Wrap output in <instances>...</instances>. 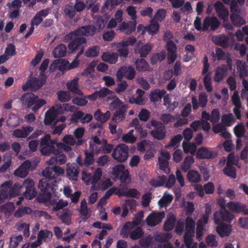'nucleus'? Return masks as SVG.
<instances>
[{"instance_id": "obj_1", "label": "nucleus", "mask_w": 248, "mask_h": 248, "mask_svg": "<svg viewBox=\"0 0 248 248\" xmlns=\"http://www.w3.org/2000/svg\"><path fill=\"white\" fill-rule=\"evenodd\" d=\"M103 175V169L97 167H91L89 170H84L81 172V179L86 185L92 184L93 186L91 187V190H104L112 185V182L110 179H107L100 182L97 186V184L101 179Z\"/></svg>"}, {"instance_id": "obj_2", "label": "nucleus", "mask_w": 248, "mask_h": 248, "mask_svg": "<svg viewBox=\"0 0 248 248\" xmlns=\"http://www.w3.org/2000/svg\"><path fill=\"white\" fill-rule=\"evenodd\" d=\"M21 100L27 107L33 106L32 110L37 111L40 108L46 104V100L40 99L38 96L34 94L26 93L22 96Z\"/></svg>"}, {"instance_id": "obj_3", "label": "nucleus", "mask_w": 248, "mask_h": 248, "mask_svg": "<svg viewBox=\"0 0 248 248\" xmlns=\"http://www.w3.org/2000/svg\"><path fill=\"white\" fill-rule=\"evenodd\" d=\"M20 194L18 187H12L10 182H6L0 187V204L5 200L14 198Z\"/></svg>"}, {"instance_id": "obj_4", "label": "nucleus", "mask_w": 248, "mask_h": 248, "mask_svg": "<svg viewBox=\"0 0 248 248\" xmlns=\"http://www.w3.org/2000/svg\"><path fill=\"white\" fill-rule=\"evenodd\" d=\"M56 143V140H51L49 134L46 135L41 139L40 148L41 153L44 155H49L53 153L57 155L58 150L55 149L54 144Z\"/></svg>"}, {"instance_id": "obj_5", "label": "nucleus", "mask_w": 248, "mask_h": 248, "mask_svg": "<svg viewBox=\"0 0 248 248\" xmlns=\"http://www.w3.org/2000/svg\"><path fill=\"white\" fill-rule=\"evenodd\" d=\"M77 35H74L72 38L68 37V35L66 39H74V40L68 44V48L71 53H73L77 50L80 49V52L77 55V58L83 54L84 48L86 46V40L84 37L76 38Z\"/></svg>"}, {"instance_id": "obj_6", "label": "nucleus", "mask_w": 248, "mask_h": 248, "mask_svg": "<svg viewBox=\"0 0 248 248\" xmlns=\"http://www.w3.org/2000/svg\"><path fill=\"white\" fill-rule=\"evenodd\" d=\"M113 158L119 162L125 161L128 157V148L124 143H121L114 148L112 154Z\"/></svg>"}, {"instance_id": "obj_7", "label": "nucleus", "mask_w": 248, "mask_h": 248, "mask_svg": "<svg viewBox=\"0 0 248 248\" xmlns=\"http://www.w3.org/2000/svg\"><path fill=\"white\" fill-rule=\"evenodd\" d=\"M159 28V24L155 19H152L150 21L149 24L147 26L139 24L137 27V31L142 35H144L146 32H147L149 35H154L158 33Z\"/></svg>"}, {"instance_id": "obj_8", "label": "nucleus", "mask_w": 248, "mask_h": 248, "mask_svg": "<svg viewBox=\"0 0 248 248\" xmlns=\"http://www.w3.org/2000/svg\"><path fill=\"white\" fill-rule=\"evenodd\" d=\"M46 77L41 74L39 78H31L26 84L22 87L24 91H27L30 89L32 91H37L46 83Z\"/></svg>"}, {"instance_id": "obj_9", "label": "nucleus", "mask_w": 248, "mask_h": 248, "mask_svg": "<svg viewBox=\"0 0 248 248\" xmlns=\"http://www.w3.org/2000/svg\"><path fill=\"white\" fill-rule=\"evenodd\" d=\"M234 217L235 216L226 209L219 210L214 214V221L216 224H220L223 221L230 223Z\"/></svg>"}, {"instance_id": "obj_10", "label": "nucleus", "mask_w": 248, "mask_h": 248, "mask_svg": "<svg viewBox=\"0 0 248 248\" xmlns=\"http://www.w3.org/2000/svg\"><path fill=\"white\" fill-rule=\"evenodd\" d=\"M195 223L191 217H187L186 219V233L184 236L185 245L189 248L191 244V238L194 235Z\"/></svg>"}, {"instance_id": "obj_11", "label": "nucleus", "mask_w": 248, "mask_h": 248, "mask_svg": "<svg viewBox=\"0 0 248 248\" xmlns=\"http://www.w3.org/2000/svg\"><path fill=\"white\" fill-rule=\"evenodd\" d=\"M231 11L232 12L231 19L234 25L240 26L245 23V20L242 16V12L239 10L237 7L234 6L233 3L231 4Z\"/></svg>"}, {"instance_id": "obj_12", "label": "nucleus", "mask_w": 248, "mask_h": 248, "mask_svg": "<svg viewBox=\"0 0 248 248\" xmlns=\"http://www.w3.org/2000/svg\"><path fill=\"white\" fill-rule=\"evenodd\" d=\"M136 75V71L134 68L129 66L128 67L123 66L117 72L116 76L118 79H121L123 76H125L129 79H132Z\"/></svg>"}, {"instance_id": "obj_13", "label": "nucleus", "mask_w": 248, "mask_h": 248, "mask_svg": "<svg viewBox=\"0 0 248 248\" xmlns=\"http://www.w3.org/2000/svg\"><path fill=\"white\" fill-rule=\"evenodd\" d=\"M95 33L94 27L93 26H83L74 32L68 35V37L72 38L74 35L77 36H93Z\"/></svg>"}, {"instance_id": "obj_14", "label": "nucleus", "mask_w": 248, "mask_h": 248, "mask_svg": "<svg viewBox=\"0 0 248 248\" xmlns=\"http://www.w3.org/2000/svg\"><path fill=\"white\" fill-rule=\"evenodd\" d=\"M165 214L164 212H153L146 218V222L150 226H155L159 224L164 218Z\"/></svg>"}, {"instance_id": "obj_15", "label": "nucleus", "mask_w": 248, "mask_h": 248, "mask_svg": "<svg viewBox=\"0 0 248 248\" xmlns=\"http://www.w3.org/2000/svg\"><path fill=\"white\" fill-rule=\"evenodd\" d=\"M220 25V22L216 17H207L203 21L202 31H205L210 29L216 30Z\"/></svg>"}, {"instance_id": "obj_16", "label": "nucleus", "mask_w": 248, "mask_h": 248, "mask_svg": "<svg viewBox=\"0 0 248 248\" xmlns=\"http://www.w3.org/2000/svg\"><path fill=\"white\" fill-rule=\"evenodd\" d=\"M217 155V153L211 148L202 147L197 151V157L199 159H213Z\"/></svg>"}, {"instance_id": "obj_17", "label": "nucleus", "mask_w": 248, "mask_h": 248, "mask_svg": "<svg viewBox=\"0 0 248 248\" xmlns=\"http://www.w3.org/2000/svg\"><path fill=\"white\" fill-rule=\"evenodd\" d=\"M153 47V44L151 43H147L144 45H142L141 42H139L135 49L136 53H139L140 57H146L150 52Z\"/></svg>"}, {"instance_id": "obj_18", "label": "nucleus", "mask_w": 248, "mask_h": 248, "mask_svg": "<svg viewBox=\"0 0 248 248\" xmlns=\"http://www.w3.org/2000/svg\"><path fill=\"white\" fill-rule=\"evenodd\" d=\"M202 117V119L209 120L214 124L218 122L220 119V112L217 108L213 109L211 114L206 111H203Z\"/></svg>"}, {"instance_id": "obj_19", "label": "nucleus", "mask_w": 248, "mask_h": 248, "mask_svg": "<svg viewBox=\"0 0 248 248\" xmlns=\"http://www.w3.org/2000/svg\"><path fill=\"white\" fill-rule=\"evenodd\" d=\"M136 25L137 21H131L129 22L124 21L119 25L118 30L128 35L135 31Z\"/></svg>"}, {"instance_id": "obj_20", "label": "nucleus", "mask_w": 248, "mask_h": 248, "mask_svg": "<svg viewBox=\"0 0 248 248\" xmlns=\"http://www.w3.org/2000/svg\"><path fill=\"white\" fill-rule=\"evenodd\" d=\"M31 168V161L26 160L15 170L14 174L19 177L24 178L28 174L29 170Z\"/></svg>"}, {"instance_id": "obj_21", "label": "nucleus", "mask_w": 248, "mask_h": 248, "mask_svg": "<svg viewBox=\"0 0 248 248\" xmlns=\"http://www.w3.org/2000/svg\"><path fill=\"white\" fill-rule=\"evenodd\" d=\"M215 9L217 15L223 21H226L228 19L229 11L226 9L220 1H217L215 4Z\"/></svg>"}, {"instance_id": "obj_22", "label": "nucleus", "mask_w": 248, "mask_h": 248, "mask_svg": "<svg viewBox=\"0 0 248 248\" xmlns=\"http://www.w3.org/2000/svg\"><path fill=\"white\" fill-rule=\"evenodd\" d=\"M78 80L79 78H74L73 79L67 82L66 86L67 89L73 93L82 96L83 93L79 89Z\"/></svg>"}, {"instance_id": "obj_23", "label": "nucleus", "mask_w": 248, "mask_h": 248, "mask_svg": "<svg viewBox=\"0 0 248 248\" xmlns=\"http://www.w3.org/2000/svg\"><path fill=\"white\" fill-rule=\"evenodd\" d=\"M218 225V226L216 228V231L221 237H227L231 234L232 231L231 225L223 223Z\"/></svg>"}, {"instance_id": "obj_24", "label": "nucleus", "mask_w": 248, "mask_h": 248, "mask_svg": "<svg viewBox=\"0 0 248 248\" xmlns=\"http://www.w3.org/2000/svg\"><path fill=\"white\" fill-rule=\"evenodd\" d=\"M59 112H60L59 109L56 110L55 108L54 107L48 110L45 114L44 123L46 125L50 124L52 122L56 120Z\"/></svg>"}, {"instance_id": "obj_25", "label": "nucleus", "mask_w": 248, "mask_h": 248, "mask_svg": "<svg viewBox=\"0 0 248 248\" xmlns=\"http://www.w3.org/2000/svg\"><path fill=\"white\" fill-rule=\"evenodd\" d=\"M78 58H77V56L76 57L75 59L70 63H69L67 61H66L64 60H58L55 61L52 64L50 65V68H52V66H56L59 64H61L65 66V68H67L68 69H71L74 68L78 67L79 65V62L78 60Z\"/></svg>"}, {"instance_id": "obj_26", "label": "nucleus", "mask_w": 248, "mask_h": 248, "mask_svg": "<svg viewBox=\"0 0 248 248\" xmlns=\"http://www.w3.org/2000/svg\"><path fill=\"white\" fill-rule=\"evenodd\" d=\"M33 130V127L30 126H24L21 128L14 130L13 134L16 137L23 138L27 137Z\"/></svg>"}, {"instance_id": "obj_27", "label": "nucleus", "mask_w": 248, "mask_h": 248, "mask_svg": "<svg viewBox=\"0 0 248 248\" xmlns=\"http://www.w3.org/2000/svg\"><path fill=\"white\" fill-rule=\"evenodd\" d=\"M102 60L110 64H115L119 59V55L115 52H104L101 56Z\"/></svg>"}, {"instance_id": "obj_28", "label": "nucleus", "mask_w": 248, "mask_h": 248, "mask_svg": "<svg viewBox=\"0 0 248 248\" xmlns=\"http://www.w3.org/2000/svg\"><path fill=\"white\" fill-rule=\"evenodd\" d=\"M227 69L225 66L218 67L215 70L214 79L215 81L219 82L227 76Z\"/></svg>"}, {"instance_id": "obj_29", "label": "nucleus", "mask_w": 248, "mask_h": 248, "mask_svg": "<svg viewBox=\"0 0 248 248\" xmlns=\"http://www.w3.org/2000/svg\"><path fill=\"white\" fill-rule=\"evenodd\" d=\"M37 200L40 202L45 203L47 206L54 205L55 203V201L51 200V194L49 191L40 194L37 197Z\"/></svg>"}, {"instance_id": "obj_30", "label": "nucleus", "mask_w": 248, "mask_h": 248, "mask_svg": "<svg viewBox=\"0 0 248 248\" xmlns=\"http://www.w3.org/2000/svg\"><path fill=\"white\" fill-rule=\"evenodd\" d=\"M67 175L68 177L72 180H76L79 173V170L75 165L68 163L67 164Z\"/></svg>"}, {"instance_id": "obj_31", "label": "nucleus", "mask_w": 248, "mask_h": 248, "mask_svg": "<svg viewBox=\"0 0 248 248\" xmlns=\"http://www.w3.org/2000/svg\"><path fill=\"white\" fill-rule=\"evenodd\" d=\"M113 100L109 105V108L110 110L118 109L126 110L127 109L126 106L124 104L117 96L112 97Z\"/></svg>"}, {"instance_id": "obj_32", "label": "nucleus", "mask_w": 248, "mask_h": 248, "mask_svg": "<svg viewBox=\"0 0 248 248\" xmlns=\"http://www.w3.org/2000/svg\"><path fill=\"white\" fill-rule=\"evenodd\" d=\"M152 136L157 140H162L166 137V129L164 126L160 124L157 127L151 132Z\"/></svg>"}, {"instance_id": "obj_33", "label": "nucleus", "mask_w": 248, "mask_h": 248, "mask_svg": "<svg viewBox=\"0 0 248 248\" xmlns=\"http://www.w3.org/2000/svg\"><path fill=\"white\" fill-rule=\"evenodd\" d=\"M144 93V92L143 91L138 89L135 95L129 99V102L133 104L143 105L145 101V98L143 96Z\"/></svg>"}, {"instance_id": "obj_34", "label": "nucleus", "mask_w": 248, "mask_h": 248, "mask_svg": "<svg viewBox=\"0 0 248 248\" xmlns=\"http://www.w3.org/2000/svg\"><path fill=\"white\" fill-rule=\"evenodd\" d=\"M227 207L231 211L238 213L243 210L244 204L239 202H231L227 203Z\"/></svg>"}, {"instance_id": "obj_35", "label": "nucleus", "mask_w": 248, "mask_h": 248, "mask_svg": "<svg viewBox=\"0 0 248 248\" xmlns=\"http://www.w3.org/2000/svg\"><path fill=\"white\" fill-rule=\"evenodd\" d=\"M137 225V222L135 220L133 221L132 222H126L121 231V234L124 236H127L132 231V230L136 228Z\"/></svg>"}, {"instance_id": "obj_36", "label": "nucleus", "mask_w": 248, "mask_h": 248, "mask_svg": "<svg viewBox=\"0 0 248 248\" xmlns=\"http://www.w3.org/2000/svg\"><path fill=\"white\" fill-rule=\"evenodd\" d=\"M173 198L172 195L168 193L167 192H165L163 196L158 201L159 206L161 208L168 206L172 202Z\"/></svg>"}, {"instance_id": "obj_37", "label": "nucleus", "mask_w": 248, "mask_h": 248, "mask_svg": "<svg viewBox=\"0 0 248 248\" xmlns=\"http://www.w3.org/2000/svg\"><path fill=\"white\" fill-rule=\"evenodd\" d=\"M182 146L185 153H190L192 155L195 154L197 148L195 143L183 142Z\"/></svg>"}, {"instance_id": "obj_38", "label": "nucleus", "mask_w": 248, "mask_h": 248, "mask_svg": "<svg viewBox=\"0 0 248 248\" xmlns=\"http://www.w3.org/2000/svg\"><path fill=\"white\" fill-rule=\"evenodd\" d=\"M112 46H115L119 57L126 58L129 55V50L127 47L123 46L119 43H114Z\"/></svg>"}, {"instance_id": "obj_39", "label": "nucleus", "mask_w": 248, "mask_h": 248, "mask_svg": "<svg viewBox=\"0 0 248 248\" xmlns=\"http://www.w3.org/2000/svg\"><path fill=\"white\" fill-rule=\"evenodd\" d=\"M134 130H130L128 132L123 135L122 140L123 141L128 143H133L137 140V137L134 135Z\"/></svg>"}, {"instance_id": "obj_40", "label": "nucleus", "mask_w": 248, "mask_h": 248, "mask_svg": "<svg viewBox=\"0 0 248 248\" xmlns=\"http://www.w3.org/2000/svg\"><path fill=\"white\" fill-rule=\"evenodd\" d=\"M94 118L96 120L102 123H105L110 117V113L109 111L103 113L100 109H98L94 114Z\"/></svg>"}, {"instance_id": "obj_41", "label": "nucleus", "mask_w": 248, "mask_h": 248, "mask_svg": "<svg viewBox=\"0 0 248 248\" xmlns=\"http://www.w3.org/2000/svg\"><path fill=\"white\" fill-rule=\"evenodd\" d=\"M235 122V118L232 113L225 114L221 116V123L226 126L232 125Z\"/></svg>"}, {"instance_id": "obj_42", "label": "nucleus", "mask_w": 248, "mask_h": 248, "mask_svg": "<svg viewBox=\"0 0 248 248\" xmlns=\"http://www.w3.org/2000/svg\"><path fill=\"white\" fill-rule=\"evenodd\" d=\"M236 64L239 72L240 78H245L248 75L247 66L246 63L242 61L237 60Z\"/></svg>"}, {"instance_id": "obj_43", "label": "nucleus", "mask_w": 248, "mask_h": 248, "mask_svg": "<svg viewBox=\"0 0 248 248\" xmlns=\"http://www.w3.org/2000/svg\"><path fill=\"white\" fill-rule=\"evenodd\" d=\"M187 180L193 183H198L201 181V176L199 172L195 170H189L187 174Z\"/></svg>"}, {"instance_id": "obj_44", "label": "nucleus", "mask_w": 248, "mask_h": 248, "mask_svg": "<svg viewBox=\"0 0 248 248\" xmlns=\"http://www.w3.org/2000/svg\"><path fill=\"white\" fill-rule=\"evenodd\" d=\"M100 51V47L98 46H94L88 48L84 53V55L88 58H94L98 55Z\"/></svg>"}, {"instance_id": "obj_45", "label": "nucleus", "mask_w": 248, "mask_h": 248, "mask_svg": "<svg viewBox=\"0 0 248 248\" xmlns=\"http://www.w3.org/2000/svg\"><path fill=\"white\" fill-rule=\"evenodd\" d=\"M20 119L18 116L10 114L7 121V124L10 128H14L17 126L20 123Z\"/></svg>"}, {"instance_id": "obj_46", "label": "nucleus", "mask_w": 248, "mask_h": 248, "mask_svg": "<svg viewBox=\"0 0 248 248\" xmlns=\"http://www.w3.org/2000/svg\"><path fill=\"white\" fill-rule=\"evenodd\" d=\"M67 52V48L65 45H60L56 46L53 50V55L55 58L64 57Z\"/></svg>"}, {"instance_id": "obj_47", "label": "nucleus", "mask_w": 248, "mask_h": 248, "mask_svg": "<svg viewBox=\"0 0 248 248\" xmlns=\"http://www.w3.org/2000/svg\"><path fill=\"white\" fill-rule=\"evenodd\" d=\"M175 222V217L172 214L169 215L164 223V229L166 231H169L173 229Z\"/></svg>"}, {"instance_id": "obj_48", "label": "nucleus", "mask_w": 248, "mask_h": 248, "mask_svg": "<svg viewBox=\"0 0 248 248\" xmlns=\"http://www.w3.org/2000/svg\"><path fill=\"white\" fill-rule=\"evenodd\" d=\"M72 214L73 213L71 210L68 209H64L62 212L60 218L64 223L70 225L71 222V217Z\"/></svg>"}, {"instance_id": "obj_49", "label": "nucleus", "mask_w": 248, "mask_h": 248, "mask_svg": "<svg viewBox=\"0 0 248 248\" xmlns=\"http://www.w3.org/2000/svg\"><path fill=\"white\" fill-rule=\"evenodd\" d=\"M135 64L137 70L139 72H144L149 69L148 63L143 59H138L135 62Z\"/></svg>"}, {"instance_id": "obj_50", "label": "nucleus", "mask_w": 248, "mask_h": 248, "mask_svg": "<svg viewBox=\"0 0 248 248\" xmlns=\"http://www.w3.org/2000/svg\"><path fill=\"white\" fill-rule=\"evenodd\" d=\"M15 209V205L13 202H9L0 206V212H3L6 216H10Z\"/></svg>"}, {"instance_id": "obj_51", "label": "nucleus", "mask_w": 248, "mask_h": 248, "mask_svg": "<svg viewBox=\"0 0 248 248\" xmlns=\"http://www.w3.org/2000/svg\"><path fill=\"white\" fill-rule=\"evenodd\" d=\"M125 169L124 164L116 165L112 168V175L115 179L118 178Z\"/></svg>"}, {"instance_id": "obj_52", "label": "nucleus", "mask_w": 248, "mask_h": 248, "mask_svg": "<svg viewBox=\"0 0 248 248\" xmlns=\"http://www.w3.org/2000/svg\"><path fill=\"white\" fill-rule=\"evenodd\" d=\"M166 93L165 91H160L158 89H155L151 92L150 93V100L152 102H156L161 98L164 94Z\"/></svg>"}, {"instance_id": "obj_53", "label": "nucleus", "mask_w": 248, "mask_h": 248, "mask_svg": "<svg viewBox=\"0 0 248 248\" xmlns=\"http://www.w3.org/2000/svg\"><path fill=\"white\" fill-rule=\"evenodd\" d=\"M12 155L11 154L7 153L4 156V164L0 168V172L5 171L7 170L11 165L12 161Z\"/></svg>"}, {"instance_id": "obj_54", "label": "nucleus", "mask_w": 248, "mask_h": 248, "mask_svg": "<svg viewBox=\"0 0 248 248\" xmlns=\"http://www.w3.org/2000/svg\"><path fill=\"white\" fill-rule=\"evenodd\" d=\"M12 155L11 154L7 153L4 156V164L0 168V172L5 171L7 170L11 165L12 161Z\"/></svg>"}, {"instance_id": "obj_55", "label": "nucleus", "mask_w": 248, "mask_h": 248, "mask_svg": "<svg viewBox=\"0 0 248 248\" xmlns=\"http://www.w3.org/2000/svg\"><path fill=\"white\" fill-rule=\"evenodd\" d=\"M34 182L33 180L30 178H28L25 179L23 183L22 184V186H19L18 185L16 184L13 187H18L19 189L20 193L21 192V188H25L26 189H30V188H35L34 187Z\"/></svg>"}, {"instance_id": "obj_56", "label": "nucleus", "mask_w": 248, "mask_h": 248, "mask_svg": "<svg viewBox=\"0 0 248 248\" xmlns=\"http://www.w3.org/2000/svg\"><path fill=\"white\" fill-rule=\"evenodd\" d=\"M31 208L28 207H22L17 209L14 213V216L16 217H21L25 215H29L32 213Z\"/></svg>"}, {"instance_id": "obj_57", "label": "nucleus", "mask_w": 248, "mask_h": 248, "mask_svg": "<svg viewBox=\"0 0 248 248\" xmlns=\"http://www.w3.org/2000/svg\"><path fill=\"white\" fill-rule=\"evenodd\" d=\"M158 162L157 165L159 169L163 171L166 173H169L170 172V169L169 167V160H164L162 158H158Z\"/></svg>"}, {"instance_id": "obj_58", "label": "nucleus", "mask_w": 248, "mask_h": 248, "mask_svg": "<svg viewBox=\"0 0 248 248\" xmlns=\"http://www.w3.org/2000/svg\"><path fill=\"white\" fill-rule=\"evenodd\" d=\"M166 51L162 50L160 52L155 54L151 58V62L153 64H155L158 62H161L166 58Z\"/></svg>"}, {"instance_id": "obj_59", "label": "nucleus", "mask_w": 248, "mask_h": 248, "mask_svg": "<svg viewBox=\"0 0 248 248\" xmlns=\"http://www.w3.org/2000/svg\"><path fill=\"white\" fill-rule=\"evenodd\" d=\"M58 100L62 102L69 101L71 98L70 93L68 91H60L57 93Z\"/></svg>"}, {"instance_id": "obj_60", "label": "nucleus", "mask_w": 248, "mask_h": 248, "mask_svg": "<svg viewBox=\"0 0 248 248\" xmlns=\"http://www.w3.org/2000/svg\"><path fill=\"white\" fill-rule=\"evenodd\" d=\"M166 181V177L165 175L158 177L155 179H153L150 181L151 186L157 187L163 185Z\"/></svg>"}, {"instance_id": "obj_61", "label": "nucleus", "mask_w": 248, "mask_h": 248, "mask_svg": "<svg viewBox=\"0 0 248 248\" xmlns=\"http://www.w3.org/2000/svg\"><path fill=\"white\" fill-rule=\"evenodd\" d=\"M194 162V159L193 156H187L184 160V162L182 165V169L186 172L189 169H190Z\"/></svg>"}, {"instance_id": "obj_62", "label": "nucleus", "mask_w": 248, "mask_h": 248, "mask_svg": "<svg viewBox=\"0 0 248 248\" xmlns=\"http://www.w3.org/2000/svg\"><path fill=\"white\" fill-rule=\"evenodd\" d=\"M78 210L82 216H86L89 213V209L86 199H83L80 202V207Z\"/></svg>"}, {"instance_id": "obj_63", "label": "nucleus", "mask_w": 248, "mask_h": 248, "mask_svg": "<svg viewBox=\"0 0 248 248\" xmlns=\"http://www.w3.org/2000/svg\"><path fill=\"white\" fill-rule=\"evenodd\" d=\"M52 236V233L47 230H41L38 234V237L42 242L43 241H47L49 240Z\"/></svg>"}, {"instance_id": "obj_64", "label": "nucleus", "mask_w": 248, "mask_h": 248, "mask_svg": "<svg viewBox=\"0 0 248 248\" xmlns=\"http://www.w3.org/2000/svg\"><path fill=\"white\" fill-rule=\"evenodd\" d=\"M23 240L21 235H13L11 237L10 248H16Z\"/></svg>"}]
</instances>
